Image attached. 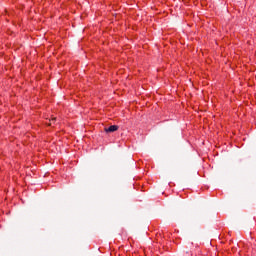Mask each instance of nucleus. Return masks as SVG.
Returning <instances> with one entry per match:
<instances>
[{
    "mask_svg": "<svg viewBox=\"0 0 256 256\" xmlns=\"http://www.w3.org/2000/svg\"><path fill=\"white\" fill-rule=\"evenodd\" d=\"M105 133H115V131H119V126L111 125L108 128L104 129Z\"/></svg>",
    "mask_w": 256,
    "mask_h": 256,
    "instance_id": "obj_1",
    "label": "nucleus"
},
{
    "mask_svg": "<svg viewBox=\"0 0 256 256\" xmlns=\"http://www.w3.org/2000/svg\"><path fill=\"white\" fill-rule=\"evenodd\" d=\"M46 125H48V127H52L53 125H55V123H57V118H52L51 120H47Z\"/></svg>",
    "mask_w": 256,
    "mask_h": 256,
    "instance_id": "obj_2",
    "label": "nucleus"
}]
</instances>
